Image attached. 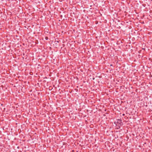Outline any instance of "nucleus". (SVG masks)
Here are the masks:
<instances>
[{"instance_id": "nucleus-1", "label": "nucleus", "mask_w": 152, "mask_h": 152, "mask_svg": "<svg viewBox=\"0 0 152 152\" xmlns=\"http://www.w3.org/2000/svg\"><path fill=\"white\" fill-rule=\"evenodd\" d=\"M117 122L119 123H121L122 122V120L120 119H118Z\"/></svg>"}, {"instance_id": "nucleus-2", "label": "nucleus", "mask_w": 152, "mask_h": 152, "mask_svg": "<svg viewBox=\"0 0 152 152\" xmlns=\"http://www.w3.org/2000/svg\"><path fill=\"white\" fill-rule=\"evenodd\" d=\"M45 39L46 40H47L48 39V37H45Z\"/></svg>"}, {"instance_id": "nucleus-4", "label": "nucleus", "mask_w": 152, "mask_h": 152, "mask_svg": "<svg viewBox=\"0 0 152 152\" xmlns=\"http://www.w3.org/2000/svg\"><path fill=\"white\" fill-rule=\"evenodd\" d=\"M124 115H125V114H123V116H124Z\"/></svg>"}, {"instance_id": "nucleus-3", "label": "nucleus", "mask_w": 152, "mask_h": 152, "mask_svg": "<svg viewBox=\"0 0 152 152\" xmlns=\"http://www.w3.org/2000/svg\"><path fill=\"white\" fill-rule=\"evenodd\" d=\"M110 66H113V65L112 64H110Z\"/></svg>"}]
</instances>
